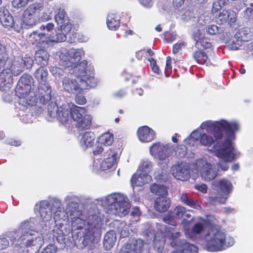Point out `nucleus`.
Listing matches in <instances>:
<instances>
[{
    "instance_id": "f257e3e1",
    "label": "nucleus",
    "mask_w": 253,
    "mask_h": 253,
    "mask_svg": "<svg viewBox=\"0 0 253 253\" xmlns=\"http://www.w3.org/2000/svg\"><path fill=\"white\" fill-rule=\"evenodd\" d=\"M81 201L79 195L68 194L64 199L65 209L60 199L51 197L48 200L38 202L35 210L39 212L43 222L50 221L53 213L55 224L63 223L61 221H67L70 218L72 230L82 231L81 235H78L79 248L87 247L91 250L96 248L94 244L100 240L103 220L99 210L95 206L88 210L83 211L80 206Z\"/></svg>"
},
{
    "instance_id": "f03ea898",
    "label": "nucleus",
    "mask_w": 253,
    "mask_h": 253,
    "mask_svg": "<svg viewBox=\"0 0 253 253\" xmlns=\"http://www.w3.org/2000/svg\"><path fill=\"white\" fill-rule=\"evenodd\" d=\"M200 127L213 135L212 137L207 133H202L200 140L201 144L207 147L208 151L217 157L226 161L232 160L235 155L232 152L233 142L235 139V133L239 128L238 123L224 119L207 121L201 125Z\"/></svg>"
},
{
    "instance_id": "7ed1b4c3",
    "label": "nucleus",
    "mask_w": 253,
    "mask_h": 253,
    "mask_svg": "<svg viewBox=\"0 0 253 253\" xmlns=\"http://www.w3.org/2000/svg\"><path fill=\"white\" fill-rule=\"evenodd\" d=\"M34 224L31 219L25 221L21 223L16 230L8 233L6 237L0 236V251L9 246V240L15 253H22L28 247H40L43 244V240L35 229Z\"/></svg>"
},
{
    "instance_id": "20e7f679",
    "label": "nucleus",
    "mask_w": 253,
    "mask_h": 253,
    "mask_svg": "<svg viewBox=\"0 0 253 253\" xmlns=\"http://www.w3.org/2000/svg\"><path fill=\"white\" fill-rule=\"evenodd\" d=\"M87 61L75 66L62 80L63 89L69 93H80L84 89L96 85V79L93 71L86 69Z\"/></svg>"
},
{
    "instance_id": "39448f33",
    "label": "nucleus",
    "mask_w": 253,
    "mask_h": 253,
    "mask_svg": "<svg viewBox=\"0 0 253 253\" xmlns=\"http://www.w3.org/2000/svg\"><path fill=\"white\" fill-rule=\"evenodd\" d=\"M206 247L210 252H219L232 246L234 239L227 236L225 232L216 225H210L205 234Z\"/></svg>"
},
{
    "instance_id": "423d86ee",
    "label": "nucleus",
    "mask_w": 253,
    "mask_h": 253,
    "mask_svg": "<svg viewBox=\"0 0 253 253\" xmlns=\"http://www.w3.org/2000/svg\"><path fill=\"white\" fill-rule=\"evenodd\" d=\"M98 204L106 208L108 213L123 216L128 214L130 205L128 198L125 195L115 193L98 200Z\"/></svg>"
},
{
    "instance_id": "0eeeda50",
    "label": "nucleus",
    "mask_w": 253,
    "mask_h": 253,
    "mask_svg": "<svg viewBox=\"0 0 253 253\" xmlns=\"http://www.w3.org/2000/svg\"><path fill=\"white\" fill-rule=\"evenodd\" d=\"M24 70V65L19 59L12 61L9 59H0V81L4 84H11L12 76L20 75Z\"/></svg>"
},
{
    "instance_id": "6e6552de",
    "label": "nucleus",
    "mask_w": 253,
    "mask_h": 253,
    "mask_svg": "<svg viewBox=\"0 0 253 253\" xmlns=\"http://www.w3.org/2000/svg\"><path fill=\"white\" fill-rule=\"evenodd\" d=\"M29 99L22 98L19 99L17 106V116L25 123H31L35 119L34 115V106L37 103V98L34 92L29 94Z\"/></svg>"
},
{
    "instance_id": "1a4fd4ad",
    "label": "nucleus",
    "mask_w": 253,
    "mask_h": 253,
    "mask_svg": "<svg viewBox=\"0 0 253 253\" xmlns=\"http://www.w3.org/2000/svg\"><path fill=\"white\" fill-rule=\"evenodd\" d=\"M163 230L167 233L170 246L177 249L171 253H198V248L196 246L179 239L181 236L180 232L174 233L172 229L165 226L162 227L161 230Z\"/></svg>"
},
{
    "instance_id": "9d476101",
    "label": "nucleus",
    "mask_w": 253,
    "mask_h": 253,
    "mask_svg": "<svg viewBox=\"0 0 253 253\" xmlns=\"http://www.w3.org/2000/svg\"><path fill=\"white\" fill-rule=\"evenodd\" d=\"M57 53L60 60L63 62V65L71 67L72 69L85 61L84 60L76 65L81 61L82 56L84 54V52L82 48H71L70 50H67L66 48H62Z\"/></svg>"
},
{
    "instance_id": "9b49d317",
    "label": "nucleus",
    "mask_w": 253,
    "mask_h": 253,
    "mask_svg": "<svg viewBox=\"0 0 253 253\" xmlns=\"http://www.w3.org/2000/svg\"><path fill=\"white\" fill-rule=\"evenodd\" d=\"M209 162L206 159H198L195 163V168L201 173V177L206 181L214 179L217 175L218 169L214 164Z\"/></svg>"
},
{
    "instance_id": "f8f14e48",
    "label": "nucleus",
    "mask_w": 253,
    "mask_h": 253,
    "mask_svg": "<svg viewBox=\"0 0 253 253\" xmlns=\"http://www.w3.org/2000/svg\"><path fill=\"white\" fill-rule=\"evenodd\" d=\"M71 112L72 119L77 122V127L80 129H88L90 127L92 117L90 115L86 114L84 108L74 106Z\"/></svg>"
},
{
    "instance_id": "ddd939ff",
    "label": "nucleus",
    "mask_w": 253,
    "mask_h": 253,
    "mask_svg": "<svg viewBox=\"0 0 253 253\" xmlns=\"http://www.w3.org/2000/svg\"><path fill=\"white\" fill-rule=\"evenodd\" d=\"M173 145L170 143L164 144L161 142H156L150 147V153L156 159L166 162L171 154Z\"/></svg>"
},
{
    "instance_id": "4468645a",
    "label": "nucleus",
    "mask_w": 253,
    "mask_h": 253,
    "mask_svg": "<svg viewBox=\"0 0 253 253\" xmlns=\"http://www.w3.org/2000/svg\"><path fill=\"white\" fill-rule=\"evenodd\" d=\"M54 25L51 23H48L46 25H42L40 28L41 34H43L42 37L45 40L49 41L51 42H62L66 40V36L64 33H62L61 30L56 29L54 33L52 32L54 29Z\"/></svg>"
},
{
    "instance_id": "2eb2a0df",
    "label": "nucleus",
    "mask_w": 253,
    "mask_h": 253,
    "mask_svg": "<svg viewBox=\"0 0 253 253\" xmlns=\"http://www.w3.org/2000/svg\"><path fill=\"white\" fill-rule=\"evenodd\" d=\"M149 245L141 239H130L121 248V253H148Z\"/></svg>"
},
{
    "instance_id": "dca6fc26",
    "label": "nucleus",
    "mask_w": 253,
    "mask_h": 253,
    "mask_svg": "<svg viewBox=\"0 0 253 253\" xmlns=\"http://www.w3.org/2000/svg\"><path fill=\"white\" fill-rule=\"evenodd\" d=\"M32 77L27 74H24L19 80L15 88V93L19 99L22 98L29 99V94L34 91H31V84L33 83Z\"/></svg>"
},
{
    "instance_id": "f3484780",
    "label": "nucleus",
    "mask_w": 253,
    "mask_h": 253,
    "mask_svg": "<svg viewBox=\"0 0 253 253\" xmlns=\"http://www.w3.org/2000/svg\"><path fill=\"white\" fill-rule=\"evenodd\" d=\"M106 158L100 163L97 160L94 161L93 167L96 169H100L102 170H107L116 167L118 154L114 150L109 149L106 152Z\"/></svg>"
},
{
    "instance_id": "a211bd4d",
    "label": "nucleus",
    "mask_w": 253,
    "mask_h": 253,
    "mask_svg": "<svg viewBox=\"0 0 253 253\" xmlns=\"http://www.w3.org/2000/svg\"><path fill=\"white\" fill-rule=\"evenodd\" d=\"M162 226L169 227V226H166L164 225H159L158 227V231L156 234H155L154 232H151V231H149V234H148V232L146 233V234L148 237L151 236L150 238H154V247L156 250L158 251V252H161L162 251L164 246L167 240L168 241V243L169 244V240L168 238L167 233H166V230H161V228ZM170 228L173 230V232L174 233L178 232V231H176L174 228L170 227Z\"/></svg>"
},
{
    "instance_id": "6ab92c4d",
    "label": "nucleus",
    "mask_w": 253,
    "mask_h": 253,
    "mask_svg": "<svg viewBox=\"0 0 253 253\" xmlns=\"http://www.w3.org/2000/svg\"><path fill=\"white\" fill-rule=\"evenodd\" d=\"M170 172L176 179L183 181L187 180L190 177L189 166L184 162L176 163L171 167Z\"/></svg>"
},
{
    "instance_id": "aec40b11",
    "label": "nucleus",
    "mask_w": 253,
    "mask_h": 253,
    "mask_svg": "<svg viewBox=\"0 0 253 253\" xmlns=\"http://www.w3.org/2000/svg\"><path fill=\"white\" fill-rule=\"evenodd\" d=\"M51 87L49 84H39L38 88L34 93L36 97L39 99L40 102L46 105L53 100L51 95Z\"/></svg>"
},
{
    "instance_id": "412c9836",
    "label": "nucleus",
    "mask_w": 253,
    "mask_h": 253,
    "mask_svg": "<svg viewBox=\"0 0 253 253\" xmlns=\"http://www.w3.org/2000/svg\"><path fill=\"white\" fill-rule=\"evenodd\" d=\"M55 20L57 23L60 28L58 30H61L62 33L65 34L66 36L72 29V24L70 22L68 17L64 9L59 8V12L54 16Z\"/></svg>"
},
{
    "instance_id": "4be33fe9",
    "label": "nucleus",
    "mask_w": 253,
    "mask_h": 253,
    "mask_svg": "<svg viewBox=\"0 0 253 253\" xmlns=\"http://www.w3.org/2000/svg\"><path fill=\"white\" fill-rule=\"evenodd\" d=\"M208 52L209 54L200 50L196 51L193 53L192 56L197 63L210 66L212 64V61L215 57V54L211 50Z\"/></svg>"
},
{
    "instance_id": "5701e85b",
    "label": "nucleus",
    "mask_w": 253,
    "mask_h": 253,
    "mask_svg": "<svg viewBox=\"0 0 253 253\" xmlns=\"http://www.w3.org/2000/svg\"><path fill=\"white\" fill-rule=\"evenodd\" d=\"M67 229L63 223L55 224L52 230L53 239L55 238L57 242L60 244H65L67 239V234L68 232Z\"/></svg>"
},
{
    "instance_id": "b1692460",
    "label": "nucleus",
    "mask_w": 253,
    "mask_h": 253,
    "mask_svg": "<svg viewBox=\"0 0 253 253\" xmlns=\"http://www.w3.org/2000/svg\"><path fill=\"white\" fill-rule=\"evenodd\" d=\"M214 188L219 193L228 198L233 186L231 182L226 179H222L212 183Z\"/></svg>"
},
{
    "instance_id": "393cba45",
    "label": "nucleus",
    "mask_w": 253,
    "mask_h": 253,
    "mask_svg": "<svg viewBox=\"0 0 253 253\" xmlns=\"http://www.w3.org/2000/svg\"><path fill=\"white\" fill-rule=\"evenodd\" d=\"M137 133L139 140L142 142H150L155 138L154 131L146 126L139 127Z\"/></svg>"
},
{
    "instance_id": "a878e982",
    "label": "nucleus",
    "mask_w": 253,
    "mask_h": 253,
    "mask_svg": "<svg viewBox=\"0 0 253 253\" xmlns=\"http://www.w3.org/2000/svg\"><path fill=\"white\" fill-rule=\"evenodd\" d=\"M74 106L75 105H73L70 107L69 105L64 104L59 107L57 118L60 122L62 124H67L72 119L71 112Z\"/></svg>"
},
{
    "instance_id": "bb28decb",
    "label": "nucleus",
    "mask_w": 253,
    "mask_h": 253,
    "mask_svg": "<svg viewBox=\"0 0 253 253\" xmlns=\"http://www.w3.org/2000/svg\"><path fill=\"white\" fill-rule=\"evenodd\" d=\"M236 20V14L231 10H223L216 17V21L219 24H223L227 21L230 23H234Z\"/></svg>"
},
{
    "instance_id": "cd10ccee",
    "label": "nucleus",
    "mask_w": 253,
    "mask_h": 253,
    "mask_svg": "<svg viewBox=\"0 0 253 253\" xmlns=\"http://www.w3.org/2000/svg\"><path fill=\"white\" fill-rule=\"evenodd\" d=\"M151 179V176L149 174L138 171L132 176L131 185L132 187L141 186L148 183Z\"/></svg>"
},
{
    "instance_id": "c85d7f7f",
    "label": "nucleus",
    "mask_w": 253,
    "mask_h": 253,
    "mask_svg": "<svg viewBox=\"0 0 253 253\" xmlns=\"http://www.w3.org/2000/svg\"><path fill=\"white\" fill-rule=\"evenodd\" d=\"M193 38L195 41V46L199 49L209 48L211 45L209 40L205 38L199 30H197L193 34Z\"/></svg>"
},
{
    "instance_id": "c756f323",
    "label": "nucleus",
    "mask_w": 253,
    "mask_h": 253,
    "mask_svg": "<svg viewBox=\"0 0 253 253\" xmlns=\"http://www.w3.org/2000/svg\"><path fill=\"white\" fill-rule=\"evenodd\" d=\"M95 139V135L93 132L87 131L83 133L80 141V144L82 148L86 150L93 146Z\"/></svg>"
},
{
    "instance_id": "7c9ffc66",
    "label": "nucleus",
    "mask_w": 253,
    "mask_h": 253,
    "mask_svg": "<svg viewBox=\"0 0 253 253\" xmlns=\"http://www.w3.org/2000/svg\"><path fill=\"white\" fill-rule=\"evenodd\" d=\"M13 19L7 9L0 8V21L4 27L10 28L13 24Z\"/></svg>"
},
{
    "instance_id": "2f4dec72",
    "label": "nucleus",
    "mask_w": 253,
    "mask_h": 253,
    "mask_svg": "<svg viewBox=\"0 0 253 253\" xmlns=\"http://www.w3.org/2000/svg\"><path fill=\"white\" fill-rule=\"evenodd\" d=\"M170 200L166 197H159L155 201L154 207L160 212L167 211L170 206Z\"/></svg>"
},
{
    "instance_id": "473e14b6",
    "label": "nucleus",
    "mask_w": 253,
    "mask_h": 253,
    "mask_svg": "<svg viewBox=\"0 0 253 253\" xmlns=\"http://www.w3.org/2000/svg\"><path fill=\"white\" fill-rule=\"evenodd\" d=\"M205 228L203 224L197 223L194 225L192 230H185V236L187 238H190L192 240H195L197 238V236L204 230Z\"/></svg>"
},
{
    "instance_id": "72a5a7b5",
    "label": "nucleus",
    "mask_w": 253,
    "mask_h": 253,
    "mask_svg": "<svg viewBox=\"0 0 253 253\" xmlns=\"http://www.w3.org/2000/svg\"><path fill=\"white\" fill-rule=\"evenodd\" d=\"M232 152L234 154H235V155L233 156V157L232 158V160H231L230 161H226L223 158H219L221 160V161L219 162L218 164H214V165L216 166V168H217V169L218 170L219 168H220L222 170L226 171L229 168V166L228 165V163L234 161L236 159H238L240 157V153L235 148L233 144Z\"/></svg>"
},
{
    "instance_id": "f704fd0d",
    "label": "nucleus",
    "mask_w": 253,
    "mask_h": 253,
    "mask_svg": "<svg viewBox=\"0 0 253 253\" xmlns=\"http://www.w3.org/2000/svg\"><path fill=\"white\" fill-rule=\"evenodd\" d=\"M48 71L44 66H42L37 69L34 73V77L39 84H49L47 82Z\"/></svg>"
},
{
    "instance_id": "c9c22d12",
    "label": "nucleus",
    "mask_w": 253,
    "mask_h": 253,
    "mask_svg": "<svg viewBox=\"0 0 253 253\" xmlns=\"http://www.w3.org/2000/svg\"><path fill=\"white\" fill-rule=\"evenodd\" d=\"M253 34L251 30L248 28H244L237 31L235 38L242 42H248L253 38Z\"/></svg>"
},
{
    "instance_id": "e433bc0d",
    "label": "nucleus",
    "mask_w": 253,
    "mask_h": 253,
    "mask_svg": "<svg viewBox=\"0 0 253 253\" xmlns=\"http://www.w3.org/2000/svg\"><path fill=\"white\" fill-rule=\"evenodd\" d=\"M49 58V54L46 51L41 49L36 51L35 53V59L37 62L44 66L47 65Z\"/></svg>"
},
{
    "instance_id": "4c0bfd02",
    "label": "nucleus",
    "mask_w": 253,
    "mask_h": 253,
    "mask_svg": "<svg viewBox=\"0 0 253 253\" xmlns=\"http://www.w3.org/2000/svg\"><path fill=\"white\" fill-rule=\"evenodd\" d=\"M116 235L113 231L108 232L104 236L103 246L107 250H109L114 245L116 242Z\"/></svg>"
},
{
    "instance_id": "58836bf2",
    "label": "nucleus",
    "mask_w": 253,
    "mask_h": 253,
    "mask_svg": "<svg viewBox=\"0 0 253 253\" xmlns=\"http://www.w3.org/2000/svg\"><path fill=\"white\" fill-rule=\"evenodd\" d=\"M107 25L110 30H116L120 26L119 17L114 14H109L107 18Z\"/></svg>"
},
{
    "instance_id": "ea45409f",
    "label": "nucleus",
    "mask_w": 253,
    "mask_h": 253,
    "mask_svg": "<svg viewBox=\"0 0 253 253\" xmlns=\"http://www.w3.org/2000/svg\"><path fill=\"white\" fill-rule=\"evenodd\" d=\"M60 64L62 67H64L65 69H63L62 67H52L50 69L51 73L55 77H61L65 74L67 73H69V72L72 71V69H69L70 67H66L65 65L64 66L63 62L61 60H60Z\"/></svg>"
},
{
    "instance_id": "a19ab883",
    "label": "nucleus",
    "mask_w": 253,
    "mask_h": 253,
    "mask_svg": "<svg viewBox=\"0 0 253 253\" xmlns=\"http://www.w3.org/2000/svg\"><path fill=\"white\" fill-rule=\"evenodd\" d=\"M151 192L160 197H166L168 194L167 188L163 185L153 184L150 187Z\"/></svg>"
},
{
    "instance_id": "79ce46f5",
    "label": "nucleus",
    "mask_w": 253,
    "mask_h": 253,
    "mask_svg": "<svg viewBox=\"0 0 253 253\" xmlns=\"http://www.w3.org/2000/svg\"><path fill=\"white\" fill-rule=\"evenodd\" d=\"M180 200L182 202L196 210H200L201 209V206L186 193H182L181 194Z\"/></svg>"
},
{
    "instance_id": "37998d69",
    "label": "nucleus",
    "mask_w": 253,
    "mask_h": 253,
    "mask_svg": "<svg viewBox=\"0 0 253 253\" xmlns=\"http://www.w3.org/2000/svg\"><path fill=\"white\" fill-rule=\"evenodd\" d=\"M23 22L25 23L27 28L36 25V16L24 11L23 14Z\"/></svg>"
},
{
    "instance_id": "c03bdc74",
    "label": "nucleus",
    "mask_w": 253,
    "mask_h": 253,
    "mask_svg": "<svg viewBox=\"0 0 253 253\" xmlns=\"http://www.w3.org/2000/svg\"><path fill=\"white\" fill-rule=\"evenodd\" d=\"M43 34H41L39 31H34L30 33L27 37V41L32 43L35 44L39 42L40 41H44L42 37Z\"/></svg>"
},
{
    "instance_id": "a18cd8bd",
    "label": "nucleus",
    "mask_w": 253,
    "mask_h": 253,
    "mask_svg": "<svg viewBox=\"0 0 253 253\" xmlns=\"http://www.w3.org/2000/svg\"><path fill=\"white\" fill-rule=\"evenodd\" d=\"M47 104V114L51 117L54 118L57 117L58 114L59 108L57 106L56 103L53 100L50 101Z\"/></svg>"
},
{
    "instance_id": "49530a36",
    "label": "nucleus",
    "mask_w": 253,
    "mask_h": 253,
    "mask_svg": "<svg viewBox=\"0 0 253 253\" xmlns=\"http://www.w3.org/2000/svg\"><path fill=\"white\" fill-rule=\"evenodd\" d=\"M129 224H126L125 222L118 223L117 229L118 232L120 234V237L125 238L128 236L129 234Z\"/></svg>"
},
{
    "instance_id": "de8ad7c7",
    "label": "nucleus",
    "mask_w": 253,
    "mask_h": 253,
    "mask_svg": "<svg viewBox=\"0 0 253 253\" xmlns=\"http://www.w3.org/2000/svg\"><path fill=\"white\" fill-rule=\"evenodd\" d=\"M99 142L100 145H104L105 146L111 145L113 141V135L110 132H106L102 134L99 137Z\"/></svg>"
},
{
    "instance_id": "09e8293b",
    "label": "nucleus",
    "mask_w": 253,
    "mask_h": 253,
    "mask_svg": "<svg viewBox=\"0 0 253 253\" xmlns=\"http://www.w3.org/2000/svg\"><path fill=\"white\" fill-rule=\"evenodd\" d=\"M153 164L148 160H143L141 162L139 167V171L142 173L149 174L152 169Z\"/></svg>"
},
{
    "instance_id": "8fccbe9b",
    "label": "nucleus",
    "mask_w": 253,
    "mask_h": 253,
    "mask_svg": "<svg viewBox=\"0 0 253 253\" xmlns=\"http://www.w3.org/2000/svg\"><path fill=\"white\" fill-rule=\"evenodd\" d=\"M228 197L221 193H219L218 196H211L209 198V202L211 204L217 205L218 204H224Z\"/></svg>"
},
{
    "instance_id": "3c124183",
    "label": "nucleus",
    "mask_w": 253,
    "mask_h": 253,
    "mask_svg": "<svg viewBox=\"0 0 253 253\" xmlns=\"http://www.w3.org/2000/svg\"><path fill=\"white\" fill-rule=\"evenodd\" d=\"M42 6V5L41 3L36 1L32 4H30L25 11L35 15L36 12L40 10Z\"/></svg>"
},
{
    "instance_id": "603ef678",
    "label": "nucleus",
    "mask_w": 253,
    "mask_h": 253,
    "mask_svg": "<svg viewBox=\"0 0 253 253\" xmlns=\"http://www.w3.org/2000/svg\"><path fill=\"white\" fill-rule=\"evenodd\" d=\"M34 0H13L12 5L13 8L17 9H23L29 2Z\"/></svg>"
},
{
    "instance_id": "864d4df0",
    "label": "nucleus",
    "mask_w": 253,
    "mask_h": 253,
    "mask_svg": "<svg viewBox=\"0 0 253 253\" xmlns=\"http://www.w3.org/2000/svg\"><path fill=\"white\" fill-rule=\"evenodd\" d=\"M15 31L20 32L23 28H27L24 23L23 22V19L20 18L13 19V24L11 27Z\"/></svg>"
},
{
    "instance_id": "5fc2aeb1",
    "label": "nucleus",
    "mask_w": 253,
    "mask_h": 253,
    "mask_svg": "<svg viewBox=\"0 0 253 253\" xmlns=\"http://www.w3.org/2000/svg\"><path fill=\"white\" fill-rule=\"evenodd\" d=\"M220 31L221 29L215 24L208 25L206 27V31L209 35H217Z\"/></svg>"
},
{
    "instance_id": "6e6d98bb",
    "label": "nucleus",
    "mask_w": 253,
    "mask_h": 253,
    "mask_svg": "<svg viewBox=\"0 0 253 253\" xmlns=\"http://www.w3.org/2000/svg\"><path fill=\"white\" fill-rule=\"evenodd\" d=\"M187 153V148L184 145H180L175 150V155L179 158H183Z\"/></svg>"
},
{
    "instance_id": "4d7b16f0",
    "label": "nucleus",
    "mask_w": 253,
    "mask_h": 253,
    "mask_svg": "<svg viewBox=\"0 0 253 253\" xmlns=\"http://www.w3.org/2000/svg\"><path fill=\"white\" fill-rule=\"evenodd\" d=\"M185 208L182 206H177L173 210L172 214L175 218H180L183 217Z\"/></svg>"
},
{
    "instance_id": "13d9d810",
    "label": "nucleus",
    "mask_w": 253,
    "mask_h": 253,
    "mask_svg": "<svg viewBox=\"0 0 253 253\" xmlns=\"http://www.w3.org/2000/svg\"><path fill=\"white\" fill-rule=\"evenodd\" d=\"M242 45V42L236 40L235 38L232 39L228 45L229 49L231 50H236L239 48Z\"/></svg>"
},
{
    "instance_id": "bf43d9fd",
    "label": "nucleus",
    "mask_w": 253,
    "mask_h": 253,
    "mask_svg": "<svg viewBox=\"0 0 253 253\" xmlns=\"http://www.w3.org/2000/svg\"><path fill=\"white\" fill-rule=\"evenodd\" d=\"M21 63L24 65V68L30 69L32 67L34 61L32 58L30 57H25L23 59L19 58Z\"/></svg>"
},
{
    "instance_id": "052dcab7",
    "label": "nucleus",
    "mask_w": 253,
    "mask_h": 253,
    "mask_svg": "<svg viewBox=\"0 0 253 253\" xmlns=\"http://www.w3.org/2000/svg\"><path fill=\"white\" fill-rule=\"evenodd\" d=\"M57 247L54 244H49L46 246L41 253H57Z\"/></svg>"
},
{
    "instance_id": "680f3d73",
    "label": "nucleus",
    "mask_w": 253,
    "mask_h": 253,
    "mask_svg": "<svg viewBox=\"0 0 253 253\" xmlns=\"http://www.w3.org/2000/svg\"><path fill=\"white\" fill-rule=\"evenodd\" d=\"M173 217H174L173 216V214L172 215H171L170 214L166 215L163 218V220L166 223H167L169 225H164L166 226H169L170 227H171L170 225L175 226L176 223L173 220Z\"/></svg>"
},
{
    "instance_id": "e2e57ef3",
    "label": "nucleus",
    "mask_w": 253,
    "mask_h": 253,
    "mask_svg": "<svg viewBox=\"0 0 253 253\" xmlns=\"http://www.w3.org/2000/svg\"><path fill=\"white\" fill-rule=\"evenodd\" d=\"M227 0H218L213 4L212 11H216L219 8H221L226 4Z\"/></svg>"
},
{
    "instance_id": "0e129e2a",
    "label": "nucleus",
    "mask_w": 253,
    "mask_h": 253,
    "mask_svg": "<svg viewBox=\"0 0 253 253\" xmlns=\"http://www.w3.org/2000/svg\"><path fill=\"white\" fill-rule=\"evenodd\" d=\"M245 5L247 7V12L252 13L253 11V0H243Z\"/></svg>"
},
{
    "instance_id": "69168bd1",
    "label": "nucleus",
    "mask_w": 253,
    "mask_h": 253,
    "mask_svg": "<svg viewBox=\"0 0 253 253\" xmlns=\"http://www.w3.org/2000/svg\"><path fill=\"white\" fill-rule=\"evenodd\" d=\"M171 58L169 56L167 57V61H166V69H165L166 76L167 77L169 76L168 73L171 69Z\"/></svg>"
},
{
    "instance_id": "338daca9",
    "label": "nucleus",
    "mask_w": 253,
    "mask_h": 253,
    "mask_svg": "<svg viewBox=\"0 0 253 253\" xmlns=\"http://www.w3.org/2000/svg\"><path fill=\"white\" fill-rule=\"evenodd\" d=\"M202 134L198 130H194L191 132L189 137L190 138L193 139L194 140L198 141V140L201 139Z\"/></svg>"
},
{
    "instance_id": "774afa93",
    "label": "nucleus",
    "mask_w": 253,
    "mask_h": 253,
    "mask_svg": "<svg viewBox=\"0 0 253 253\" xmlns=\"http://www.w3.org/2000/svg\"><path fill=\"white\" fill-rule=\"evenodd\" d=\"M75 101L77 103L81 105L84 104L86 102L85 97L81 94L78 95L76 96Z\"/></svg>"
}]
</instances>
